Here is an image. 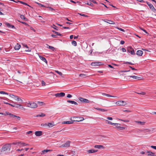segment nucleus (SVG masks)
I'll list each match as a JSON object with an SVG mask.
<instances>
[{"label":"nucleus","instance_id":"f257e3e1","mask_svg":"<svg viewBox=\"0 0 156 156\" xmlns=\"http://www.w3.org/2000/svg\"><path fill=\"white\" fill-rule=\"evenodd\" d=\"M11 148V146H10V144H6L2 147V148L1 149V151H5L9 150V151H10Z\"/></svg>","mask_w":156,"mask_h":156},{"label":"nucleus","instance_id":"f03ea898","mask_svg":"<svg viewBox=\"0 0 156 156\" xmlns=\"http://www.w3.org/2000/svg\"><path fill=\"white\" fill-rule=\"evenodd\" d=\"M28 107L32 108H36L37 107V104L34 102H31L28 104Z\"/></svg>","mask_w":156,"mask_h":156},{"label":"nucleus","instance_id":"7ed1b4c3","mask_svg":"<svg viewBox=\"0 0 156 156\" xmlns=\"http://www.w3.org/2000/svg\"><path fill=\"white\" fill-rule=\"evenodd\" d=\"M116 104L119 106H125L127 104L125 101H117Z\"/></svg>","mask_w":156,"mask_h":156},{"label":"nucleus","instance_id":"20e7f679","mask_svg":"<svg viewBox=\"0 0 156 156\" xmlns=\"http://www.w3.org/2000/svg\"><path fill=\"white\" fill-rule=\"evenodd\" d=\"M127 51L130 53L132 55H135V53L134 49L131 47H128L127 48Z\"/></svg>","mask_w":156,"mask_h":156},{"label":"nucleus","instance_id":"39448f33","mask_svg":"<svg viewBox=\"0 0 156 156\" xmlns=\"http://www.w3.org/2000/svg\"><path fill=\"white\" fill-rule=\"evenodd\" d=\"M79 99L80 101L83 103H89L90 102V101L88 99L83 98L82 97H79Z\"/></svg>","mask_w":156,"mask_h":156},{"label":"nucleus","instance_id":"423d86ee","mask_svg":"<svg viewBox=\"0 0 156 156\" xmlns=\"http://www.w3.org/2000/svg\"><path fill=\"white\" fill-rule=\"evenodd\" d=\"M71 142L69 141H67L64 144H62L61 146L60 147H69L70 146Z\"/></svg>","mask_w":156,"mask_h":156},{"label":"nucleus","instance_id":"0eeeda50","mask_svg":"<svg viewBox=\"0 0 156 156\" xmlns=\"http://www.w3.org/2000/svg\"><path fill=\"white\" fill-rule=\"evenodd\" d=\"M65 93L63 92H61L60 93H58L55 94V96L56 97H63L65 96Z\"/></svg>","mask_w":156,"mask_h":156},{"label":"nucleus","instance_id":"6e6552de","mask_svg":"<svg viewBox=\"0 0 156 156\" xmlns=\"http://www.w3.org/2000/svg\"><path fill=\"white\" fill-rule=\"evenodd\" d=\"M101 63H102L101 62H92L91 63V65L92 66H100L102 65Z\"/></svg>","mask_w":156,"mask_h":156},{"label":"nucleus","instance_id":"1a4fd4ad","mask_svg":"<svg viewBox=\"0 0 156 156\" xmlns=\"http://www.w3.org/2000/svg\"><path fill=\"white\" fill-rule=\"evenodd\" d=\"M146 153L147 154V156H156V155H155L154 153H153L151 151H147L146 152Z\"/></svg>","mask_w":156,"mask_h":156},{"label":"nucleus","instance_id":"9d476101","mask_svg":"<svg viewBox=\"0 0 156 156\" xmlns=\"http://www.w3.org/2000/svg\"><path fill=\"white\" fill-rule=\"evenodd\" d=\"M16 108H20L21 109H25V108L22 106L21 105L14 103V107Z\"/></svg>","mask_w":156,"mask_h":156},{"label":"nucleus","instance_id":"9b49d317","mask_svg":"<svg viewBox=\"0 0 156 156\" xmlns=\"http://www.w3.org/2000/svg\"><path fill=\"white\" fill-rule=\"evenodd\" d=\"M148 6H149L150 9L153 11L155 13L156 12V9L154 8L153 5L151 4H150Z\"/></svg>","mask_w":156,"mask_h":156},{"label":"nucleus","instance_id":"f8f14e48","mask_svg":"<svg viewBox=\"0 0 156 156\" xmlns=\"http://www.w3.org/2000/svg\"><path fill=\"white\" fill-rule=\"evenodd\" d=\"M35 134L36 136H40L42 135V132L41 131H37L35 132Z\"/></svg>","mask_w":156,"mask_h":156},{"label":"nucleus","instance_id":"ddd939ff","mask_svg":"<svg viewBox=\"0 0 156 156\" xmlns=\"http://www.w3.org/2000/svg\"><path fill=\"white\" fill-rule=\"evenodd\" d=\"M5 114H4L2 112H0V114L2 115H9L10 116V117L11 118L12 117V115H13V114H12L11 113H9V112H5Z\"/></svg>","mask_w":156,"mask_h":156},{"label":"nucleus","instance_id":"4468645a","mask_svg":"<svg viewBox=\"0 0 156 156\" xmlns=\"http://www.w3.org/2000/svg\"><path fill=\"white\" fill-rule=\"evenodd\" d=\"M77 118V120H73L74 122H80L84 120V118L83 117H73V118Z\"/></svg>","mask_w":156,"mask_h":156},{"label":"nucleus","instance_id":"2eb2a0df","mask_svg":"<svg viewBox=\"0 0 156 156\" xmlns=\"http://www.w3.org/2000/svg\"><path fill=\"white\" fill-rule=\"evenodd\" d=\"M129 77L132 78L134 79H137L138 80H141L142 79V78L141 77H139L138 76H129Z\"/></svg>","mask_w":156,"mask_h":156},{"label":"nucleus","instance_id":"dca6fc26","mask_svg":"<svg viewBox=\"0 0 156 156\" xmlns=\"http://www.w3.org/2000/svg\"><path fill=\"white\" fill-rule=\"evenodd\" d=\"M143 52L142 50H138L136 53V54L139 56H141L142 55Z\"/></svg>","mask_w":156,"mask_h":156},{"label":"nucleus","instance_id":"f3484780","mask_svg":"<svg viewBox=\"0 0 156 156\" xmlns=\"http://www.w3.org/2000/svg\"><path fill=\"white\" fill-rule=\"evenodd\" d=\"M20 45L18 43H17L16 45L14 47V48L15 50H19L20 48Z\"/></svg>","mask_w":156,"mask_h":156},{"label":"nucleus","instance_id":"a211bd4d","mask_svg":"<svg viewBox=\"0 0 156 156\" xmlns=\"http://www.w3.org/2000/svg\"><path fill=\"white\" fill-rule=\"evenodd\" d=\"M39 55V57L41 59V60L43 61L44 62H45L46 63H47V61L46 59L44 57L42 56H41L40 55Z\"/></svg>","mask_w":156,"mask_h":156},{"label":"nucleus","instance_id":"6ab92c4d","mask_svg":"<svg viewBox=\"0 0 156 156\" xmlns=\"http://www.w3.org/2000/svg\"><path fill=\"white\" fill-rule=\"evenodd\" d=\"M67 102L69 103H70L71 104H74V105H78V103L74 101H73L68 100L67 101Z\"/></svg>","mask_w":156,"mask_h":156},{"label":"nucleus","instance_id":"aec40b11","mask_svg":"<svg viewBox=\"0 0 156 156\" xmlns=\"http://www.w3.org/2000/svg\"><path fill=\"white\" fill-rule=\"evenodd\" d=\"M20 142H13L10 144H10V146L14 145H17L18 146H20Z\"/></svg>","mask_w":156,"mask_h":156},{"label":"nucleus","instance_id":"412c9836","mask_svg":"<svg viewBox=\"0 0 156 156\" xmlns=\"http://www.w3.org/2000/svg\"><path fill=\"white\" fill-rule=\"evenodd\" d=\"M94 147L95 148L98 149L104 148V147L102 145H95L94 146Z\"/></svg>","mask_w":156,"mask_h":156},{"label":"nucleus","instance_id":"4be33fe9","mask_svg":"<svg viewBox=\"0 0 156 156\" xmlns=\"http://www.w3.org/2000/svg\"><path fill=\"white\" fill-rule=\"evenodd\" d=\"M55 124H54V122H52L51 123H48L47 124V126L48 127H51L55 126Z\"/></svg>","mask_w":156,"mask_h":156},{"label":"nucleus","instance_id":"5701e85b","mask_svg":"<svg viewBox=\"0 0 156 156\" xmlns=\"http://www.w3.org/2000/svg\"><path fill=\"white\" fill-rule=\"evenodd\" d=\"M20 17L24 20L27 21L28 19L27 18H26L23 15H21L20 14H19Z\"/></svg>","mask_w":156,"mask_h":156},{"label":"nucleus","instance_id":"b1692460","mask_svg":"<svg viewBox=\"0 0 156 156\" xmlns=\"http://www.w3.org/2000/svg\"><path fill=\"white\" fill-rule=\"evenodd\" d=\"M102 95H105L107 97H113V98H118L116 96H112L110 94H107L105 93H103Z\"/></svg>","mask_w":156,"mask_h":156},{"label":"nucleus","instance_id":"393cba45","mask_svg":"<svg viewBox=\"0 0 156 156\" xmlns=\"http://www.w3.org/2000/svg\"><path fill=\"white\" fill-rule=\"evenodd\" d=\"M17 101H20L21 102L23 101V100L21 98H20L18 96H15V98H14Z\"/></svg>","mask_w":156,"mask_h":156},{"label":"nucleus","instance_id":"a878e982","mask_svg":"<svg viewBox=\"0 0 156 156\" xmlns=\"http://www.w3.org/2000/svg\"><path fill=\"white\" fill-rule=\"evenodd\" d=\"M98 150L91 149L88 151V152L89 153H93L94 152H97Z\"/></svg>","mask_w":156,"mask_h":156},{"label":"nucleus","instance_id":"bb28decb","mask_svg":"<svg viewBox=\"0 0 156 156\" xmlns=\"http://www.w3.org/2000/svg\"><path fill=\"white\" fill-rule=\"evenodd\" d=\"M74 121L73 120V121H65L62 122V124H73V123Z\"/></svg>","mask_w":156,"mask_h":156},{"label":"nucleus","instance_id":"cd10ccee","mask_svg":"<svg viewBox=\"0 0 156 156\" xmlns=\"http://www.w3.org/2000/svg\"><path fill=\"white\" fill-rule=\"evenodd\" d=\"M106 21H105L110 24H115V22L114 21H113L111 20H106Z\"/></svg>","mask_w":156,"mask_h":156},{"label":"nucleus","instance_id":"c85d7f7f","mask_svg":"<svg viewBox=\"0 0 156 156\" xmlns=\"http://www.w3.org/2000/svg\"><path fill=\"white\" fill-rule=\"evenodd\" d=\"M46 45L47 46H48V47H47V48H48L49 49L52 50L53 51H54L55 50V48L54 47H53L52 46H50L49 45H48V44H46Z\"/></svg>","mask_w":156,"mask_h":156},{"label":"nucleus","instance_id":"c756f323","mask_svg":"<svg viewBox=\"0 0 156 156\" xmlns=\"http://www.w3.org/2000/svg\"><path fill=\"white\" fill-rule=\"evenodd\" d=\"M45 116V114L43 113H41V115H36L35 117H44Z\"/></svg>","mask_w":156,"mask_h":156},{"label":"nucleus","instance_id":"7c9ffc66","mask_svg":"<svg viewBox=\"0 0 156 156\" xmlns=\"http://www.w3.org/2000/svg\"><path fill=\"white\" fill-rule=\"evenodd\" d=\"M50 150H44L42 151L41 154H44L45 153L48 152L50 151Z\"/></svg>","mask_w":156,"mask_h":156},{"label":"nucleus","instance_id":"2f4dec72","mask_svg":"<svg viewBox=\"0 0 156 156\" xmlns=\"http://www.w3.org/2000/svg\"><path fill=\"white\" fill-rule=\"evenodd\" d=\"M20 142V146H26L27 145H28L27 144H26V143H21V142Z\"/></svg>","mask_w":156,"mask_h":156},{"label":"nucleus","instance_id":"473e14b6","mask_svg":"<svg viewBox=\"0 0 156 156\" xmlns=\"http://www.w3.org/2000/svg\"><path fill=\"white\" fill-rule=\"evenodd\" d=\"M85 4L87 5H90L92 7L94 6V5L93 4H92L91 2H85Z\"/></svg>","mask_w":156,"mask_h":156},{"label":"nucleus","instance_id":"72a5a7b5","mask_svg":"<svg viewBox=\"0 0 156 156\" xmlns=\"http://www.w3.org/2000/svg\"><path fill=\"white\" fill-rule=\"evenodd\" d=\"M69 154L73 155L75 154V152L74 151H70L69 152Z\"/></svg>","mask_w":156,"mask_h":156},{"label":"nucleus","instance_id":"f704fd0d","mask_svg":"<svg viewBox=\"0 0 156 156\" xmlns=\"http://www.w3.org/2000/svg\"><path fill=\"white\" fill-rule=\"evenodd\" d=\"M79 76V77L82 78H84L86 77V75L84 74H80Z\"/></svg>","mask_w":156,"mask_h":156},{"label":"nucleus","instance_id":"c9c22d12","mask_svg":"<svg viewBox=\"0 0 156 156\" xmlns=\"http://www.w3.org/2000/svg\"><path fill=\"white\" fill-rule=\"evenodd\" d=\"M36 3L38 4L39 7H46L44 5H42L41 3H39L37 2H36Z\"/></svg>","mask_w":156,"mask_h":156},{"label":"nucleus","instance_id":"e433bc0d","mask_svg":"<svg viewBox=\"0 0 156 156\" xmlns=\"http://www.w3.org/2000/svg\"><path fill=\"white\" fill-rule=\"evenodd\" d=\"M96 109L98 110H100L101 111L103 112H105V111H107V110H105V109H103L99 108H96Z\"/></svg>","mask_w":156,"mask_h":156},{"label":"nucleus","instance_id":"4c0bfd02","mask_svg":"<svg viewBox=\"0 0 156 156\" xmlns=\"http://www.w3.org/2000/svg\"><path fill=\"white\" fill-rule=\"evenodd\" d=\"M12 118L15 117L18 120H20V117L19 116H16L14 114L13 115H12Z\"/></svg>","mask_w":156,"mask_h":156},{"label":"nucleus","instance_id":"58836bf2","mask_svg":"<svg viewBox=\"0 0 156 156\" xmlns=\"http://www.w3.org/2000/svg\"><path fill=\"white\" fill-rule=\"evenodd\" d=\"M72 44L75 46H76L77 45L76 42L75 41H72Z\"/></svg>","mask_w":156,"mask_h":156},{"label":"nucleus","instance_id":"ea45409f","mask_svg":"<svg viewBox=\"0 0 156 156\" xmlns=\"http://www.w3.org/2000/svg\"><path fill=\"white\" fill-rule=\"evenodd\" d=\"M137 122L138 123L140 124V125H144L145 123V122H141V121H138V122Z\"/></svg>","mask_w":156,"mask_h":156},{"label":"nucleus","instance_id":"a19ab883","mask_svg":"<svg viewBox=\"0 0 156 156\" xmlns=\"http://www.w3.org/2000/svg\"><path fill=\"white\" fill-rule=\"evenodd\" d=\"M5 24L9 28H10L11 27V26L12 25L11 24H10V23H5Z\"/></svg>","mask_w":156,"mask_h":156},{"label":"nucleus","instance_id":"79ce46f5","mask_svg":"<svg viewBox=\"0 0 156 156\" xmlns=\"http://www.w3.org/2000/svg\"><path fill=\"white\" fill-rule=\"evenodd\" d=\"M120 125V124L119 123H114V125L116 126L117 128H118L119 127V126Z\"/></svg>","mask_w":156,"mask_h":156},{"label":"nucleus","instance_id":"37998d69","mask_svg":"<svg viewBox=\"0 0 156 156\" xmlns=\"http://www.w3.org/2000/svg\"><path fill=\"white\" fill-rule=\"evenodd\" d=\"M116 28L117 29H118L119 30H120L122 31H123L124 32L125 31V30L124 29H123L119 27H116Z\"/></svg>","mask_w":156,"mask_h":156},{"label":"nucleus","instance_id":"c03bdc74","mask_svg":"<svg viewBox=\"0 0 156 156\" xmlns=\"http://www.w3.org/2000/svg\"><path fill=\"white\" fill-rule=\"evenodd\" d=\"M106 121L109 124H111L112 125H114V123H112L111 122L108 120H106Z\"/></svg>","mask_w":156,"mask_h":156},{"label":"nucleus","instance_id":"a18cd8bd","mask_svg":"<svg viewBox=\"0 0 156 156\" xmlns=\"http://www.w3.org/2000/svg\"><path fill=\"white\" fill-rule=\"evenodd\" d=\"M55 71L59 75L62 76V73L61 72H59L57 70L56 71Z\"/></svg>","mask_w":156,"mask_h":156},{"label":"nucleus","instance_id":"49530a36","mask_svg":"<svg viewBox=\"0 0 156 156\" xmlns=\"http://www.w3.org/2000/svg\"><path fill=\"white\" fill-rule=\"evenodd\" d=\"M0 94L8 95V94L4 91H0Z\"/></svg>","mask_w":156,"mask_h":156},{"label":"nucleus","instance_id":"de8ad7c7","mask_svg":"<svg viewBox=\"0 0 156 156\" xmlns=\"http://www.w3.org/2000/svg\"><path fill=\"white\" fill-rule=\"evenodd\" d=\"M56 34V35L57 36V35H58V36H62V34H60V33H58V32H55V34Z\"/></svg>","mask_w":156,"mask_h":156},{"label":"nucleus","instance_id":"09e8293b","mask_svg":"<svg viewBox=\"0 0 156 156\" xmlns=\"http://www.w3.org/2000/svg\"><path fill=\"white\" fill-rule=\"evenodd\" d=\"M124 63L126 64H129V65H133L134 64L133 63H131V62H124Z\"/></svg>","mask_w":156,"mask_h":156},{"label":"nucleus","instance_id":"8fccbe9b","mask_svg":"<svg viewBox=\"0 0 156 156\" xmlns=\"http://www.w3.org/2000/svg\"><path fill=\"white\" fill-rule=\"evenodd\" d=\"M37 103L40 105L42 106L43 105L44 103L43 102L37 101Z\"/></svg>","mask_w":156,"mask_h":156},{"label":"nucleus","instance_id":"3c124183","mask_svg":"<svg viewBox=\"0 0 156 156\" xmlns=\"http://www.w3.org/2000/svg\"><path fill=\"white\" fill-rule=\"evenodd\" d=\"M118 129L120 130H122L124 129H125L124 127H121L119 126L118 128H117Z\"/></svg>","mask_w":156,"mask_h":156},{"label":"nucleus","instance_id":"603ef678","mask_svg":"<svg viewBox=\"0 0 156 156\" xmlns=\"http://www.w3.org/2000/svg\"><path fill=\"white\" fill-rule=\"evenodd\" d=\"M140 28L141 30H142L143 31L145 32V33L146 34H148L147 33V31L144 29L143 28H141V27H140Z\"/></svg>","mask_w":156,"mask_h":156},{"label":"nucleus","instance_id":"864d4df0","mask_svg":"<svg viewBox=\"0 0 156 156\" xmlns=\"http://www.w3.org/2000/svg\"><path fill=\"white\" fill-rule=\"evenodd\" d=\"M48 8L49 9V10L51 11H53V10H54L55 9L53 8H51V7H48Z\"/></svg>","mask_w":156,"mask_h":156},{"label":"nucleus","instance_id":"5fc2aeb1","mask_svg":"<svg viewBox=\"0 0 156 156\" xmlns=\"http://www.w3.org/2000/svg\"><path fill=\"white\" fill-rule=\"evenodd\" d=\"M9 95L11 98H14L15 95H13V94H10Z\"/></svg>","mask_w":156,"mask_h":156},{"label":"nucleus","instance_id":"6e6d98bb","mask_svg":"<svg viewBox=\"0 0 156 156\" xmlns=\"http://www.w3.org/2000/svg\"><path fill=\"white\" fill-rule=\"evenodd\" d=\"M41 126H43V127H46L47 126V123H42L41 124Z\"/></svg>","mask_w":156,"mask_h":156},{"label":"nucleus","instance_id":"4d7b16f0","mask_svg":"<svg viewBox=\"0 0 156 156\" xmlns=\"http://www.w3.org/2000/svg\"><path fill=\"white\" fill-rule=\"evenodd\" d=\"M51 36L54 38H56L57 37V36L56 35L54 34H51Z\"/></svg>","mask_w":156,"mask_h":156},{"label":"nucleus","instance_id":"13d9d810","mask_svg":"<svg viewBox=\"0 0 156 156\" xmlns=\"http://www.w3.org/2000/svg\"><path fill=\"white\" fill-rule=\"evenodd\" d=\"M79 14L80 16H85V17H88V16H87L86 15L84 14H82L81 13H79Z\"/></svg>","mask_w":156,"mask_h":156},{"label":"nucleus","instance_id":"bf43d9fd","mask_svg":"<svg viewBox=\"0 0 156 156\" xmlns=\"http://www.w3.org/2000/svg\"><path fill=\"white\" fill-rule=\"evenodd\" d=\"M138 94H142V95H144L145 94V93L144 92H141V93H137Z\"/></svg>","mask_w":156,"mask_h":156},{"label":"nucleus","instance_id":"052dcab7","mask_svg":"<svg viewBox=\"0 0 156 156\" xmlns=\"http://www.w3.org/2000/svg\"><path fill=\"white\" fill-rule=\"evenodd\" d=\"M121 50L123 52H125L126 51V50L125 48H122L121 49Z\"/></svg>","mask_w":156,"mask_h":156},{"label":"nucleus","instance_id":"680f3d73","mask_svg":"<svg viewBox=\"0 0 156 156\" xmlns=\"http://www.w3.org/2000/svg\"><path fill=\"white\" fill-rule=\"evenodd\" d=\"M42 86H44L45 85V83L43 80L42 81Z\"/></svg>","mask_w":156,"mask_h":156},{"label":"nucleus","instance_id":"e2e57ef3","mask_svg":"<svg viewBox=\"0 0 156 156\" xmlns=\"http://www.w3.org/2000/svg\"><path fill=\"white\" fill-rule=\"evenodd\" d=\"M32 132H33L32 131H28V132H27L26 133L27 134H30L31 133H32Z\"/></svg>","mask_w":156,"mask_h":156},{"label":"nucleus","instance_id":"0e129e2a","mask_svg":"<svg viewBox=\"0 0 156 156\" xmlns=\"http://www.w3.org/2000/svg\"><path fill=\"white\" fill-rule=\"evenodd\" d=\"M129 67L131 69L133 70H136L137 69L134 68H133V67H132V66H129Z\"/></svg>","mask_w":156,"mask_h":156},{"label":"nucleus","instance_id":"69168bd1","mask_svg":"<svg viewBox=\"0 0 156 156\" xmlns=\"http://www.w3.org/2000/svg\"><path fill=\"white\" fill-rule=\"evenodd\" d=\"M72 97V95L70 94H68L67 96V97L68 98H70Z\"/></svg>","mask_w":156,"mask_h":156},{"label":"nucleus","instance_id":"338daca9","mask_svg":"<svg viewBox=\"0 0 156 156\" xmlns=\"http://www.w3.org/2000/svg\"><path fill=\"white\" fill-rule=\"evenodd\" d=\"M91 2H92L93 3H95V4H97V2L95 1L94 0H92L91 1H90Z\"/></svg>","mask_w":156,"mask_h":156},{"label":"nucleus","instance_id":"774afa93","mask_svg":"<svg viewBox=\"0 0 156 156\" xmlns=\"http://www.w3.org/2000/svg\"><path fill=\"white\" fill-rule=\"evenodd\" d=\"M151 147L152 148H153L154 149L156 150V146H151Z\"/></svg>","mask_w":156,"mask_h":156}]
</instances>
